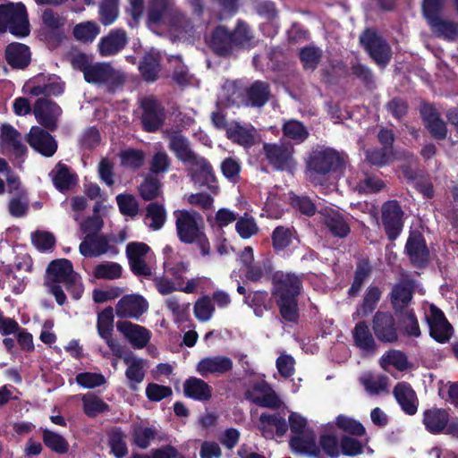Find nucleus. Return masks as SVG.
Here are the masks:
<instances>
[{"label":"nucleus","instance_id":"nucleus-1","mask_svg":"<svg viewBox=\"0 0 458 458\" xmlns=\"http://www.w3.org/2000/svg\"><path fill=\"white\" fill-rule=\"evenodd\" d=\"M252 39L253 35L249 25L238 20L232 30L225 25H216L206 38V42L213 54L226 58L249 47Z\"/></svg>","mask_w":458,"mask_h":458},{"label":"nucleus","instance_id":"nucleus-2","mask_svg":"<svg viewBox=\"0 0 458 458\" xmlns=\"http://www.w3.org/2000/svg\"><path fill=\"white\" fill-rule=\"evenodd\" d=\"M310 178L321 183L331 173H335L344 166L341 154L332 148H319L312 150L306 162Z\"/></svg>","mask_w":458,"mask_h":458},{"label":"nucleus","instance_id":"nucleus-3","mask_svg":"<svg viewBox=\"0 0 458 458\" xmlns=\"http://www.w3.org/2000/svg\"><path fill=\"white\" fill-rule=\"evenodd\" d=\"M6 31L17 38H25L30 35V26L24 4H0V33Z\"/></svg>","mask_w":458,"mask_h":458},{"label":"nucleus","instance_id":"nucleus-4","mask_svg":"<svg viewBox=\"0 0 458 458\" xmlns=\"http://www.w3.org/2000/svg\"><path fill=\"white\" fill-rule=\"evenodd\" d=\"M263 154L268 164L276 171L293 174L297 163L293 157L294 148L290 142L264 143Z\"/></svg>","mask_w":458,"mask_h":458},{"label":"nucleus","instance_id":"nucleus-5","mask_svg":"<svg viewBox=\"0 0 458 458\" xmlns=\"http://www.w3.org/2000/svg\"><path fill=\"white\" fill-rule=\"evenodd\" d=\"M188 175L193 184L199 188H206L212 194L219 192V186L214 168L204 157L198 156L189 163Z\"/></svg>","mask_w":458,"mask_h":458},{"label":"nucleus","instance_id":"nucleus-6","mask_svg":"<svg viewBox=\"0 0 458 458\" xmlns=\"http://www.w3.org/2000/svg\"><path fill=\"white\" fill-rule=\"evenodd\" d=\"M178 239L185 244L194 243L203 232L199 226L201 216L194 210L177 209L174 211Z\"/></svg>","mask_w":458,"mask_h":458},{"label":"nucleus","instance_id":"nucleus-7","mask_svg":"<svg viewBox=\"0 0 458 458\" xmlns=\"http://www.w3.org/2000/svg\"><path fill=\"white\" fill-rule=\"evenodd\" d=\"M360 42L377 64L386 66L390 62L391 47L375 30L366 29L360 36Z\"/></svg>","mask_w":458,"mask_h":458},{"label":"nucleus","instance_id":"nucleus-8","mask_svg":"<svg viewBox=\"0 0 458 458\" xmlns=\"http://www.w3.org/2000/svg\"><path fill=\"white\" fill-rule=\"evenodd\" d=\"M403 253L415 268H426L430 262L429 249L423 233L419 230L410 231Z\"/></svg>","mask_w":458,"mask_h":458},{"label":"nucleus","instance_id":"nucleus-9","mask_svg":"<svg viewBox=\"0 0 458 458\" xmlns=\"http://www.w3.org/2000/svg\"><path fill=\"white\" fill-rule=\"evenodd\" d=\"M84 79L92 84H105L108 91L114 92L125 81L124 76L108 63H97L85 71Z\"/></svg>","mask_w":458,"mask_h":458},{"label":"nucleus","instance_id":"nucleus-10","mask_svg":"<svg viewBox=\"0 0 458 458\" xmlns=\"http://www.w3.org/2000/svg\"><path fill=\"white\" fill-rule=\"evenodd\" d=\"M165 272L171 276V279H162L157 286H182L185 283V286H209L211 281L209 278L205 276H198L195 278L188 279L185 282L184 275L189 270L188 262H177L174 264L170 263L167 260L164 262Z\"/></svg>","mask_w":458,"mask_h":458},{"label":"nucleus","instance_id":"nucleus-11","mask_svg":"<svg viewBox=\"0 0 458 458\" xmlns=\"http://www.w3.org/2000/svg\"><path fill=\"white\" fill-rule=\"evenodd\" d=\"M47 278L53 284H64V286H81V276L73 270L71 260L58 259L52 260L47 267Z\"/></svg>","mask_w":458,"mask_h":458},{"label":"nucleus","instance_id":"nucleus-12","mask_svg":"<svg viewBox=\"0 0 458 458\" xmlns=\"http://www.w3.org/2000/svg\"><path fill=\"white\" fill-rule=\"evenodd\" d=\"M140 107L141 124L147 132H156L165 123L166 114L162 104L153 97L145 98L141 100Z\"/></svg>","mask_w":458,"mask_h":458},{"label":"nucleus","instance_id":"nucleus-13","mask_svg":"<svg viewBox=\"0 0 458 458\" xmlns=\"http://www.w3.org/2000/svg\"><path fill=\"white\" fill-rule=\"evenodd\" d=\"M33 113L38 123L46 130L55 131L58 128V119L63 114L60 106L50 98H39L36 100Z\"/></svg>","mask_w":458,"mask_h":458},{"label":"nucleus","instance_id":"nucleus-14","mask_svg":"<svg viewBox=\"0 0 458 458\" xmlns=\"http://www.w3.org/2000/svg\"><path fill=\"white\" fill-rule=\"evenodd\" d=\"M239 97L241 99L237 103L238 106L261 108L271 98V88L268 82L257 80L242 89Z\"/></svg>","mask_w":458,"mask_h":458},{"label":"nucleus","instance_id":"nucleus-15","mask_svg":"<svg viewBox=\"0 0 458 458\" xmlns=\"http://www.w3.org/2000/svg\"><path fill=\"white\" fill-rule=\"evenodd\" d=\"M403 211L397 200H389L382 207V225L389 241H395L403 228Z\"/></svg>","mask_w":458,"mask_h":458},{"label":"nucleus","instance_id":"nucleus-16","mask_svg":"<svg viewBox=\"0 0 458 458\" xmlns=\"http://www.w3.org/2000/svg\"><path fill=\"white\" fill-rule=\"evenodd\" d=\"M27 142L36 152L45 157H53L58 148L57 140L43 127L32 126L26 138Z\"/></svg>","mask_w":458,"mask_h":458},{"label":"nucleus","instance_id":"nucleus-17","mask_svg":"<svg viewBox=\"0 0 458 458\" xmlns=\"http://www.w3.org/2000/svg\"><path fill=\"white\" fill-rule=\"evenodd\" d=\"M426 319L432 338L442 344L449 341L453 329L441 310L431 304L426 311Z\"/></svg>","mask_w":458,"mask_h":458},{"label":"nucleus","instance_id":"nucleus-18","mask_svg":"<svg viewBox=\"0 0 458 458\" xmlns=\"http://www.w3.org/2000/svg\"><path fill=\"white\" fill-rule=\"evenodd\" d=\"M28 148L22 143L21 134L11 124L4 123L0 133V152L4 155L12 153L16 158L27 154Z\"/></svg>","mask_w":458,"mask_h":458},{"label":"nucleus","instance_id":"nucleus-19","mask_svg":"<svg viewBox=\"0 0 458 458\" xmlns=\"http://www.w3.org/2000/svg\"><path fill=\"white\" fill-rule=\"evenodd\" d=\"M299 293L298 288H276L273 293L284 319L290 322H296L298 320L297 296Z\"/></svg>","mask_w":458,"mask_h":458},{"label":"nucleus","instance_id":"nucleus-20","mask_svg":"<svg viewBox=\"0 0 458 458\" xmlns=\"http://www.w3.org/2000/svg\"><path fill=\"white\" fill-rule=\"evenodd\" d=\"M420 114L432 138L437 140H443L446 138V124L433 104L423 103L420 107Z\"/></svg>","mask_w":458,"mask_h":458},{"label":"nucleus","instance_id":"nucleus-21","mask_svg":"<svg viewBox=\"0 0 458 458\" xmlns=\"http://www.w3.org/2000/svg\"><path fill=\"white\" fill-rule=\"evenodd\" d=\"M110 239L106 234L85 235L79 246L80 253L86 258L99 257L110 251L117 253V248L109 244Z\"/></svg>","mask_w":458,"mask_h":458},{"label":"nucleus","instance_id":"nucleus-22","mask_svg":"<svg viewBox=\"0 0 458 458\" xmlns=\"http://www.w3.org/2000/svg\"><path fill=\"white\" fill-rule=\"evenodd\" d=\"M128 44L127 33L123 29L111 30L98 44L101 56H112L121 52Z\"/></svg>","mask_w":458,"mask_h":458},{"label":"nucleus","instance_id":"nucleus-23","mask_svg":"<svg viewBox=\"0 0 458 458\" xmlns=\"http://www.w3.org/2000/svg\"><path fill=\"white\" fill-rule=\"evenodd\" d=\"M233 369V360L223 355L201 359L196 365V371L203 377L209 375L220 376Z\"/></svg>","mask_w":458,"mask_h":458},{"label":"nucleus","instance_id":"nucleus-24","mask_svg":"<svg viewBox=\"0 0 458 458\" xmlns=\"http://www.w3.org/2000/svg\"><path fill=\"white\" fill-rule=\"evenodd\" d=\"M117 329L135 349L144 348L151 337V332L148 329L128 321L119 322Z\"/></svg>","mask_w":458,"mask_h":458},{"label":"nucleus","instance_id":"nucleus-25","mask_svg":"<svg viewBox=\"0 0 458 458\" xmlns=\"http://www.w3.org/2000/svg\"><path fill=\"white\" fill-rule=\"evenodd\" d=\"M323 225L335 238L344 239L351 233V225L347 218L335 209H330L323 215Z\"/></svg>","mask_w":458,"mask_h":458},{"label":"nucleus","instance_id":"nucleus-26","mask_svg":"<svg viewBox=\"0 0 458 458\" xmlns=\"http://www.w3.org/2000/svg\"><path fill=\"white\" fill-rule=\"evenodd\" d=\"M4 57L12 68L23 70L30 64L31 53L27 45L13 42L6 46Z\"/></svg>","mask_w":458,"mask_h":458},{"label":"nucleus","instance_id":"nucleus-27","mask_svg":"<svg viewBox=\"0 0 458 458\" xmlns=\"http://www.w3.org/2000/svg\"><path fill=\"white\" fill-rule=\"evenodd\" d=\"M148 302L140 295H126L116 305V315L120 318H139L148 310Z\"/></svg>","mask_w":458,"mask_h":458},{"label":"nucleus","instance_id":"nucleus-28","mask_svg":"<svg viewBox=\"0 0 458 458\" xmlns=\"http://www.w3.org/2000/svg\"><path fill=\"white\" fill-rule=\"evenodd\" d=\"M247 398L254 403L267 408H277L281 401L268 385L264 382L259 383L246 393Z\"/></svg>","mask_w":458,"mask_h":458},{"label":"nucleus","instance_id":"nucleus-29","mask_svg":"<svg viewBox=\"0 0 458 458\" xmlns=\"http://www.w3.org/2000/svg\"><path fill=\"white\" fill-rule=\"evenodd\" d=\"M373 330L376 336L384 342H394L397 339L394 320L391 314L377 312L373 320Z\"/></svg>","mask_w":458,"mask_h":458},{"label":"nucleus","instance_id":"nucleus-30","mask_svg":"<svg viewBox=\"0 0 458 458\" xmlns=\"http://www.w3.org/2000/svg\"><path fill=\"white\" fill-rule=\"evenodd\" d=\"M123 361L127 365L125 376L129 381V386L132 390L138 389V385L141 383L145 377L146 361L135 355L130 353L123 357Z\"/></svg>","mask_w":458,"mask_h":458},{"label":"nucleus","instance_id":"nucleus-31","mask_svg":"<svg viewBox=\"0 0 458 458\" xmlns=\"http://www.w3.org/2000/svg\"><path fill=\"white\" fill-rule=\"evenodd\" d=\"M168 148L182 163L189 164L199 156L191 148L188 139L179 132H173L169 136Z\"/></svg>","mask_w":458,"mask_h":458},{"label":"nucleus","instance_id":"nucleus-32","mask_svg":"<svg viewBox=\"0 0 458 458\" xmlns=\"http://www.w3.org/2000/svg\"><path fill=\"white\" fill-rule=\"evenodd\" d=\"M449 414L444 409L432 408L425 411L423 424L428 431L437 434L445 431L448 427Z\"/></svg>","mask_w":458,"mask_h":458},{"label":"nucleus","instance_id":"nucleus-33","mask_svg":"<svg viewBox=\"0 0 458 458\" xmlns=\"http://www.w3.org/2000/svg\"><path fill=\"white\" fill-rule=\"evenodd\" d=\"M273 270H275V267L272 259L265 258L257 260L244 270V276L248 281L258 284L261 283L262 280H270Z\"/></svg>","mask_w":458,"mask_h":458},{"label":"nucleus","instance_id":"nucleus-34","mask_svg":"<svg viewBox=\"0 0 458 458\" xmlns=\"http://www.w3.org/2000/svg\"><path fill=\"white\" fill-rule=\"evenodd\" d=\"M162 57L159 53L148 52L144 55L139 64V71L147 82H154L158 79L161 71Z\"/></svg>","mask_w":458,"mask_h":458},{"label":"nucleus","instance_id":"nucleus-35","mask_svg":"<svg viewBox=\"0 0 458 458\" xmlns=\"http://www.w3.org/2000/svg\"><path fill=\"white\" fill-rule=\"evenodd\" d=\"M432 33L439 38L449 41L458 39V22L439 16L428 22Z\"/></svg>","mask_w":458,"mask_h":458},{"label":"nucleus","instance_id":"nucleus-36","mask_svg":"<svg viewBox=\"0 0 458 458\" xmlns=\"http://www.w3.org/2000/svg\"><path fill=\"white\" fill-rule=\"evenodd\" d=\"M394 394L402 409L409 415L416 413L418 409V399L412 388L404 382L397 384Z\"/></svg>","mask_w":458,"mask_h":458},{"label":"nucleus","instance_id":"nucleus-37","mask_svg":"<svg viewBox=\"0 0 458 458\" xmlns=\"http://www.w3.org/2000/svg\"><path fill=\"white\" fill-rule=\"evenodd\" d=\"M184 394L197 401H208L212 396V388L204 380L191 377L183 384Z\"/></svg>","mask_w":458,"mask_h":458},{"label":"nucleus","instance_id":"nucleus-38","mask_svg":"<svg viewBox=\"0 0 458 458\" xmlns=\"http://www.w3.org/2000/svg\"><path fill=\"white\" fill-rule=\"evenodd\" d=\"M290 445L294 452L310 456H317L319 452L316 444V437L310 431L298 433L290 440Z\"/></svg>","mask_w":458,"mask_h":458},{"label":"nucleus","instance_id":"nucleus-39","mask_svg":"<svg viewBox=\"0 0 458 458\" xmlns=\"http://www.w3.org/2000/svg\"><path fill=\"white\" fill-rule=\"evenodd\" d=\"M226 137L244 148H250L255 143L253 128H246L236 122L226 128Z\"/></svg>","mask_w":458,"mask_h":458},{"label":"nucleus","instance_id":"nucleus-40","mask_svg":"<svg viewBox=\"0 0 458 458\" xmlns=\"http://www.w3.org/2000/svg\"><path fill=\"white\" fill-rule=\"evenodd\" d=\"M50 174H53L55 187L61 192L70 190L77 181L76 174H72L70 167L61 162L55 165V170H53Z\"/></svg>","mask_w":458,"mask_h":458},{"label":"nucleus","instance_id":"nucleus-41","mask_svg":"<svg viewBox=\"0 0 458 458\" xmlns=\"http://www.w3.org/2000/svg\"><path fill=\"white\" fill-rule=\"evenodd\" d=\"M375 264L367 256L356 258L355 269L353 272V281L351 286H362L373 276Z\"/></svg>","mask_w":458,"mask_h":458},{"label":"nucleus","instance_id":"nucleus-42","mask_svg":"<svg viewBox=\"0 0 458 458\" xmlns=\"http://www.w3.org/2000/svg\"><path fill=\"white\" fill-rule=\"evenodd\" d=\"M259 428L263 436L269 438L273 437V428L277 435L283 436L287 430V424L283 417L264 413L260 415Z\"/></svg>","mask_w":458,"mask_h":458},{"label":"nucleus","instance_id":"nucleus-43","mask_svg":"<svg viewBox=\"0 0 458 458\" xmlns=\"http://www.w3.org/2000/svg\"><path fill=\"white\" fill-rule=\"evenodd\" d=\"M353 338L356 346L366 354H371L375 351V341L368 326L362 322L358 323L353 331Z\"/></svg>","mask_w":458,"mask_h":458},{"label":"nucleus","instance_id":"nucleus-44","mask_svg":"<svg viewBox=\"0 0 458 458\" xmlns=\"http://www.w3.org/2000/svg\"><path fill=\"white\" fill-rule=\"evenodd\" d=\"M64 91V82L60 78L53 75L49 76L47 82L43 85H35L30 89V94L35 97L44 96L48 98L50 96H60Z\"/></svg>","mask_w":458,"mask_h":458},{"label":"nucleus","instance_id":"nucleus-45","mask_svg":"<svg viewBox=\"0 0 458 458\" xmlns=\"http://www.w3.org/2000/svg\"><path fill=\"white\" fill-rule=\"evenodd\" d=\"M140 198L145 201H152L162 195V183L153 174H147L139 186Z\"/></svg>","mask_w":458,"mask_h":458},{"label":"nucleus","instance_id":"nucleus-46","mask_svg":"<svg viewBox=\"0 0 458 458\" xmlns=\"http://www.w3.org/2000/svg\"><path fill=\"white\" fill-rule=\"evenodd\" d=\"M282 131L284 137L293 140L295 143L304 142L310 136L306 126L298 120H289L283 124Z\"/></svg>","mask_w":458,"mask_h":458},{"label":"nucleus","instance_id":"nucleus-47","mask_svg":"<svg viewBox=\"0 0 458 458\" xmlns=\"http://www.w3.org/2000/svg\"><path fill=\"white\" fill-rule=\"evenodd\" d=\"M322 55V50L314 45L305 46L299 51V58L304 70H316L321 61Z\"/></svg>","mask_w":458,"mask_h":458},{"label":"nucleus","instance_id":"nucleus-48","mask_svg":"<svg viewBox=\"0 0 458 458\" xmlns=\"http://www.w3.org/2000/svg\"><path fill=\"white\" fill-rule=\"evenodd\" d=\"M171 5L172 0H149L147 13L148 22L155 25L160 24Z\"/></svg>","mask_w":458,"mask_h":458},{"label":"nucleus","instance_id":"nucleus-49","mask_svg":"<svg viewBox=\"0 0 458 458\" xmlns=\"http://www.w3.org/2000/svg\"><path fill=\"white\" fill-rule=\"evenodd\" d=\"M146 219H150L148 226L154 230H160L166 221V210L165 206L159 202H150L146 207Z\"/></svg>","mask_w":458,"mask_h":458},{"label":"nucleus","instance_id":"nucleus-50","mask_svg":"<svg viewBox=\"0 0 458 458\" xmlns=\"http://www.w3.org/2000/svg\"><path fill=\"white\" fill-rule=\"evenodd\" d=\"M293 230L289 227L278 225L271 233L272 247L276 253L284 251L293 243Z\"/></svg>","mask_w":458,"mask_h":458},{"label":"nucleus","instance_id":"nucleus-51","mask_svg":"<svg viewBox=\"0 0 458 458\" xmlns=\"http://www.w3.org/2000/svg\"><path fill=\"white\" fill-rule=\"evenodd\" d=\"M388 378L383 375L367 373L360 377V381L370 394H379L387 388Z\"/></svg>","mask_w":458,"mask_h":458},{"label":"nucleus","instance_id":"nucleus-52","mask_svg":"<svg viewBox=\"0 0 458 458\" xmlns=\"http://www.w3.org/2000/svg\"><path fill=\"white\" fill-rule=\"evenodd\" d=\"M99 32V26L95 21L78 23L74 26L72 31L74 38L84 43L92 42Z\"/></svg>","mask_w":458,"mask_h":458},{"label":"nucleus","instance_id":"nucleus-53","mask_svg":"<svg viewBox=\"0 0 458 458\" xmlns=\"http://www.w3.org/2000/svg\"><path fill=\"white\" fill-rule=\"evenodd\" d=\"M157 430L154 427L135 425L132 428V439L140 448L146 449L150 445L151 441L156 437Z\"/></svg>","mask_w":458,"mask_h":458},{"label":"nucleus","instance_id":"nucleus-54","mask_svg":"<svg viewBox=\"0 0 458 458\" xmlns=\"http://www.w3.org/2000/svg\"><path fill=\"white\" fill-rule=\"evenodd\" d=\"M125 438V434L119 428L112 429L108 434L109 446L116 458H123L128 454Z\"/></svg>","mask_w":458,"mask_h":458},{"label":"nucleus","instance_id":"nucleus-55","mask_svg":"<svg viewBox=\"0 0 458 458\" xmlns=\"http://www.w3.org/2000/svg\"><path fill=\"white\" fill-rule=\"evenodd\" d=\"M119 14V0H102L99 4V21L105 25L113 24Z\"/></svg>","mask_w":458,"mask_h":458},{"label":"nucleus","instance_id":"nucleus-56","mask_svg":"<svg viewBox=\"0 0 458 458\" xmlns=\"http://www.w3.org/2000/svg\"><path fill=\"white\" fill-rule=\"evenodd\" d=\"M83 411L89 417H95L107 410L108 406L94 394H86L81 396Z\"/></svg>","mask_w":458,"mask_h":458},{"label":"nucleus","instance_id":"nucleus-57","mask_svg":"<svg viewBox=\"0 0 458 458\" xmlns=\"http://www.w3.org/2000/svg\"><path fill=\"white\" fill-rule=\"evenodd\" d=\"M123 267L115 262H106L97 265L93 275L96 278L114 280L122 276Z\"/></svg>","mask_w":458,"mask_h":458},{"label":"nucleus","instance_id":"nucleus-58","mask_svg":"<svg viewBox=\"0 0 458 458\" xmlns=\"http://www.w3.org/2000/svg\"><path fill=\"white\" fill-rule=\"evenodd\" d=\"M407 358L403 352L397 350L386 352L381 358V367L387 370L393 366L398 370H404L407 368Z\"/></svg>","mask_w":458,"mask_h":458},{"label":"nucleus","instance_id":"nucleus-59","mask_svg":"<svg viewBox=\"0 0 458 458\" xmlns=\"http://www.w3.org/2000/svg\"><path fill=\"white\" fill-rule=\"evenodd\" d=\"M235 230L242 239H249L259 233V226L255 219L247 213L237 219Z\"/></svg>","mask_w":458,"mask_h":458},{"label":"nucleus","instance_id":"nucleus-60","mask_svg":"<svg viewBox=\"0 0 458 458\" xmlns=\"http://www.w3.org/2000/svg\"><path fill=\"white\" fill-rule=\"evenodd\" d=\"M172 160L168 154L164 150L157 151L149 163V174L157 175L169 171Z\"/></svg>","mask_w":458,"mask_h":458},{"label":"nucleus","instance_id":"nucleus-61","mask_svg":"<svg viewBox=\"0 0 458 458\" xmlns=\"http://www.w3.org/2000/svg\"><path fill=\"white\" fill-rule=\"evenodd\" d=\"M116 203L122 215L134 217L139 212V203L136 198L129 193H121L116 196Z\"/></svg>","mask_w":458,"mask_h":458},{"label":"nucleus","instance_id":"nucleus-62","mask_svg":"<svg viewBox=\"0 0 458 458\" xmlns=\"http://www.w3.org/2000/svg\"><path fill=\"white\" fill-rule=\"evenodd\" d=\"M352 74L358 79L368 89L375 88V76L369 67L361 64L354 63L351 66Z\"/></svg>","mask_w":458,"mask_h":458},{"label":"nucleus","instance_id":"nucleus-63","mask_svg":"<svg viewBox=\"0 0 458 458\" xmlns=\"http://www.w3.org/2000/svg\"><path fill=\"white\" fill-rule=\"evenodd\" d=\"M121 165L133 170L140 169L144 163V152L140 149L129 148L121 152Z\"/></svg>","mask_w":458,"mask_h":458},{"label":"nucleus","instance_id":"nucleus-64","mask_svg":"<svg viewBox=\"0 0 458 458\" xmlns=\"http://www.w3.org/2000/svg\"><path fill=\"white\" fill-rule=\"evenodd\" d=\"M43 441L48 448L55 453L64 454L68 451V442L61 435L48 429H45L43 432Z\"/></svg>","mask_w":458,"mask_h":458}]
</instances>
